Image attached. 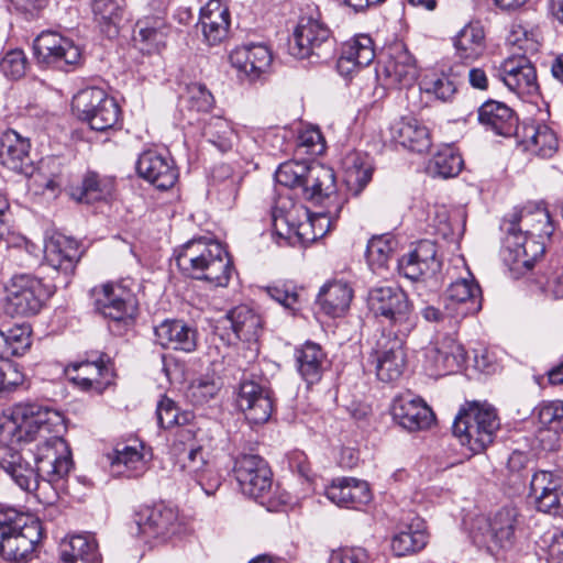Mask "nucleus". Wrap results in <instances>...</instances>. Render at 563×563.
I'll list each match as a JSON object with an SVG mask.
<instances>
[{
	"label": "nucleus",
	"mask_w": 563,
	"mask_h": 563,
	"mask_svg": "<svg viewBox=\"0 0 563 563\" xmlns=\"http://www.w3.org/2000/svg\"><path fill=\"white\" fill-rule=\"evenodd\" d=\"M227 319L236 338L242 341H256L262 331V319L247 306H238L229 311Z\"/></svg>",
	"instance_id": "nucleus-47"
},
{
	"label": "nucleus",
	"mask_w": 563,
	"mask_h": 563,
	"mask_svg": "<svg viewBox=\"0 0 563 563\" xmlns=\"http://www.w3.org/2000/svg\"><path fill=\"white\" fill-rule=\"evenodd\" d=\"M453 282L443 297L445 313L454 324L482 309V290L473 276Z\"/></svg>",
	"instance_id": "nucleus-17"
},
{
	"label": "nucleus",
	"mask_w": 563,
	"mask_h": 563,
	"mask_svg": "<svg viewBox=\"0 0 563 563\" xmlns=\"http://www.w3.org/2000/svg\"><path fill=\"white\" fill-rule=\"evenodd\" d=\"M325 496L340 507L358 508L371 500V492L365 481L342 477L327 487Z\"/></svg>",
	"instance_id": "nucleus-31"
},
{
	"label": "nucleus",
	"mask_w": 563,
	"mask_h": 563,
	"mask_svg": "<svg viewBox=\"0 0 563 563\" xmlns=\"http://www.w3.org/2000/svg\"><path fill=\"white\" fill-rule=\"evenodd\" d=\"M202 136L221 153L232 150L235 139L231 123L222 117H210L203 124Z\"/></svg>",
	"instance_id": "nucleus-50"
},
{
	"label": "nucleus",
	"mask_w": 563,
	"mask_h": 563,
	"mask_svg": "<svg viewBox=\"0 0 563 563\" xmlns=\"http://www.w3.org/2000/svg\"><path fill=\"white\" fill-rule=\"evenodd\" d=\"M136 172L141 178L161 190L172 188L178 179V170L172 156L156 150H147L140 154Z\"/></svg>",
	"instance_id": "nucleus-20"
},
{
	"label": "nucleus",
	"mask_w": 563,
	"mask_h": 563,
	"mask_svg": "<svg viewBox=\"0 0 563 563\" xmlns=\"http://www.w3.org/2000/svg\"><path fill=\"white\" fill-rule=\"evenodd\" d=\"M12 357L23 355L31 346V329L26 324H15L4 331Z\"/></svg>",
	"instance_id": "nucleus-56"
},
{
	"label": "nucleus",
	"mask_w": 563,
	"mask_h": 563,
	"mask_svg": "<svg viewBox=\"0 0 563 563\" xmlns=\"http://www.w3.org/2000/svg\"><path fill=\"white\" fill-rule=\"evenodd\" d=\"M295 363L301 378L308 385H313L322 378L327 355L319 344L307 341L295 350Z\"/></svg>",
	"instance_id": "nucleus-38"
},
{
	"label": "nucleus",
	"mask_w": 563,
	"mask_h": 563,
	"mask_svg": "<svg viewBox=\"0 0 563 563\" xmlns=\"http://www.w3.org/2000/svg\"><path fill=\"white\" fill-rule=\"evenodd\" d=\"M230 63L250 81L260 79L271 67L273 55L264 44H246L230 53Z\"/></svg>",
	"instance_id": "nucleus-26"
},
{
	"label": "nucleus",
	"mask_w": 563,
	"mask_h": 563,
	"mask_svg": "<svg viewBox=\"0 0 563 563\" xmlns=\"http://www.w3.org/2000/svg\"><path fill=\"white\" fill-rule=\"evenodd\" d=\"M213 96L205 85L194 82L187 88V102L192 110L206 112L213 106Z\"/></svg>",
	"instance_id": "nucleus-63"
},
{
	"label": "nucleus",
	"mask_w": 563,
	"mask_h": 563,
	"mask_svg": "<svg viewBox=\"0 0 563 563\" xmlns=\"http://www.w3.org/2000/svg\"><path fill=\"white\" fill-rule=\"evenodd\" d=\"M330 563H369V554L361 547L342 548L332 552Z\"/></svg>",
	"instance_id": "nucleus-64"
},
{
	"label": "nucleus",
	"mask_w": 563,
	"mask_h": 563,
	"mask_svg": "<svg viewBox=\"0 0 563 563\" xmlns=\"http://www.w3.org/2000/svg\"><path fill=\"white\" fill-rule=\"evenodd\" d=\"M156 342L164 349L191 353L198 343L197 330L181 320H165L154 329Z\"/></svg>",
	"instance_id": "nucleus-30"
},
{
	"label": "nucleus",
	"mask_w": 563,
	"mask_h": 563,
	"mask_svg": "<svg viewBox=\"0 0 563 563\" xmlns=\"http://www.w3.org/2000/svg\"><path fill=\"white\" fill-rule=\"evenodd\" d=\"M496 409L486 402L472 401L463 406L453 422V434L462 444L477 453L486 449L499 429Z\"/></svg>",
	"instance_id": "nucleus-7"
},
{
	"label": "nucleus",
	"mask_w": 563,
	"mask_h": 563,
	"mask_svg": "<svg viewBox=\"0 0 563 563\" xmlns=\"http://www.w3.org/2000/svg\"><path fill=\"white\" fill-rule=\"evenodd\" d=\"M62 563H100L96 540L90 534L71 536L62 544Z\"/></svg>",
	"instance_id": "nucleus-45"
},
{
	"label": "nucleus",
	"mask_w": 563,
	"mask_h": 563,
	"mask_svg": "<svg viewBox=\"0 0 563 563\" xmlns=\"http://www.w3.org/2000/svg\"><path fill=\"white\" fill-rule=\"evenodd\" d=\"M526 151L543 157H551L558 150L555 133L545 124L525 123L517 132Z\"/></svg>",
	"instance_id": "nucleus-37"
},
{
	"label": "nucleus",
	"mask_w": 563,
	"mask_h": 563,
	"mask_svg": "<svg viewBox=\"0 0 563 563\" xmlns=\"http://www.w3.org/2000/svg\"><path fill=\"white\" fill-rule=\"evenodd\" d=\"M485 34L478 23H468L453 37L455 56L465 64L479 58L485 51Z\"/></svg>",
	"instance_id": "nucleus-44"
},
{
	"label": "nucleus",
	"mask_w": 563,
	"mask_h": 563,
	"mask_svg": "<svg viewBox=\"0 0 563 563\" xmlns=\"http://www.w3.org/2000/svg\"><path fill=\"white\" fill-rule=\"evenodd\" d=\"M295 212L296 205L290 198H278L273 207L272 220L273 227L279 235L289 238L294 233L301 243L313 242L323 236V231L321 229L316 231V222H310L309 218L306 222L296 224Z\"/></svg>",
	"instance_id": "nucleus-23"
},
{
	"label": "nucleus",
	"mask_w": 563,
	"mask_h": 563,
	"mask_svg": "<svg viewBox=\"0 0 563 563\" xmlns=\"http://www.w3.org/2000/svg\"><path fill=\"white\" fill-rule=\"evenodd\" d=\"M241 176L233 174L227 165L218 166L212 172L210 192L225 207L231 208L240 189Z\"/></svg>",
	"instance_id": "nucleus-48"
},
{
	"label": "nucleus",
	"mask_w": 563,
	"mask_h": 563,
	"mask_svg": "<svg viewBox=\"0 0 563 563\" xmlns=\"http://www.w3.org/2000/svg\"><path fill=\"white\" fill-rule=\"evenodd\" d=\"M275 180L311 202H321L324 198L330 199L335 189L333 170L318 163L285 162L275 172Z\"/></svg>",
	"instance_id": "nucleus-4"
},
{
	"label": "nucleus",
	"mask_w": 563,
	"mask_h": 563,
	"mask_svg": "<svg viewBox=\"0 0 563 563\" xmlns=\"http://www.w3.org/2000/svg\"><path fill=\"white\" fill-rule=\"evenodd\" d=\"M353 298L352 288L342 282H334L323 286L318 296L321 309L331 317L343 316Z\"/></svg>",
	"instance_id": "nucleus-46"
},
{
	"label": "nucleus",
	"mask_w": 563,
	"mask_h": 563,
	"mask_svg": "<svg viewBox=\"0 0 563 563\" xmlns=\"http://www.w3.org/2000/svg\"><path fill=\"white\" fill-rule=\"evenodd\" d=\"M181 468L191 476L207 496H214L222 486V476L218 468L198 450H191L184 459Z\"/></svg>",
	"instance_id": "nucleus-32"
},
{
	"label": "nucleus",
	"mask_w": 563,
	"mask_h": 563,
	"mask_svg": "<svg viewBox=\"0 0 563 563\" xmlns=\"http://www.w3.org/2000/svg\"><path fill=\"white\" fill-rule=\"evenodd\" d=\"M134 523L137 533L147 539L165 541L179 530L177 512L163 505L140 508L134 515Z\"/></svg>",
	"instance_id": "nucleus-19"
},
{
	"label": "nucleus",
	"mask_w": 563,
	"mask_h": 563,
	"mask_svg": "<svg viewBox=\"0 0 563 563\" xmlns=\"http://www.w3.org/2000/svg\"><path fill=\"white\" fill-rule=\"evenodd\" d=\"M175 261L183 274L212 287H227L233 272L232 261L223 245L205 236L185 243Z\"/></svg>",
	"instance_id": "nucleus-3"
},
{
	"label": "nucleus",
	"mask_w": 563,
	"mask_h": 563,
	"mask_svg": "<svg viewBox=\"0 0 563 563\" xmlns=\"http://www.w3.org/2000/svg\"><path fill=\"white\" fill-rule=\"evenodd\" d=\"M390 411L395 422L410 432L427 429L434 421L431 408L421 398L411 395L396 397Z\"/></svg>",
	"instance_id": "nucleus-25"
},
{
	"label": "nucleus",
	"mask_w": 563,
	"mask_h": 563,
	"mask_svg": "<svg viewBox=\"0 0 563 563\" xmlns=\"http://www.w3.org/2000/svg\"><path fill=\"white\" fill-rule=\"evenodd\" d=\"M538 418L541 424L555 431H561L560 426L563 422V401L554 400L542 402L538 407Z\"/></svg>",
	"instance_id": "nucleus-60"
},
{
	"label": "nucleus",
	"mask_w": 563,
	"mask_h": 563,
	"mask_svg": "<svg viewBox=\"0 0 563 563\" xmlns=\"http://www.w3.org/2000/svg\"><path fill=\"white\" fill-rule=\"evenodd\" d=\"M376 75L387 87H411L418 78L416 59L402 44H396L389 49L386 60L376 69Z\"/></svg>",
	"instance_id": "nucleus-18"
},
{
	"label": "nucleus",
	"mask_w": 563,
	"mask_h": 563,
	"mask_svg": "<svg viewBox=\"0 0 563 563\" xmlns=\"http://www.w3.org/2000/svg\"><path fill=\"white\" fill-rule=\"evenodd\" d=\"M219 391L218 384L208 377H201L191 382L187 389V397L195 405H202L213 398Z\"/></svg>",
	"instance_id": "nucleus-58"
},
{
	"label": "nucleus",
	"mask_w": 563,
	"mask_h": 563,
	"mask_svg": "<svg viewBox=\"0 0 563 563\" xmlns=\"http://www.w3.org/2000/svg\"><path fill=\"white\" fill-rule=\"evenodd\" d=\"M31 141L8 129L0 137V163L8 169L26 176H32L35 167L30 157Z\"/></svg>",
	"instance_id": "nucleus-24"
},
{
	"label": "nucleus",
	"mask_w": 563,
	"mask_h": 563,
	"mask_svg": "<svg viewBox=\"0 0 563 563\" xmlns=\"http://www.w3.org/2000/svg\"><path fill=\"white\" fill-rule=\"evenodd\" d=\"M27 58L22 49L15 48L9 51L0 62V69L5 77L13 80L20 79L25 75Z\"/></svg>",
	"instance_id": "nucleus-57"
},
{
	"label": "nucleus",
	"mask_w": 563,
	"mask_h": 563,
	"mask_svg": "<svg viewBox=\"0 0 563 563\" xmlns=\"http://www.w3.org/2000/svg\"><path fill=\"white\" fill-rule=\"evenodd\" d=\"M233 472L242 493L251 498H263L272 489V471L266 461L257 454L238 455Z\"/></svg>",
	"instance_id": "nucleus-16"
},
{
	"label": "nucleus",
	"mask_w": 563,
	"mask_h": 563,
	"mask_svg": "<svg viewBox=\"0 0 563 563\" xmlns=\"http://www.w3.org/2000/svg\"><path fill=\"white\" fill-rule=\"evenodd\" d=\"M63 428L62 415L34 402L13 406L0 422V470L44 505L57 500L74 465Z\"/></svg>",
	"instance_id": "nucleus-1"
},
{
	"label": "nucleus",
	"mask_w": 563,
	"mask_h": 563,
	"mask_svg": "<svg viewBox=\"0 0 563 563\" xmlns=\"http://www.w3.org/2000/svg\"><path fill=\"white\" fill-rule=\"evenodd\" d=\"M332 47L329 27L312 16L300 18L288 40V52L298 59L327 58Z\"/></svg>",
	"instance_id": "nucleus-10"
},
{
	"label": "nucleus",
	"mask_w": 563,
	"mask_h": 563,
	"mask_svg": "<svg viewBox=\"0 0 563 563\" xmlns=\"http://www.w3.org/2000/svg\"><path fill=\"white\" fill-rule=\"evenodd\" d=\"M199 24L205 41L209 45H218L228 36L230 12L220 0H210L200 10Z\"/></svg>",
	"instance_id": "nucleus-33"
},
{
	"label": "nucleus",
	"mask_w": 563,
	"mask_h": 563,
	"mask_svg": "<svg viewBox=\"0 0 563 563\" xmlns=\"http://www.w3.org/2000/svg\"><path fill=\"white\" fill-rule=\"evenodd\" d=\"M506 232L503 246L504 262L512 271H529L544 254V239L554 231L548 209L525 207L514 211L501 224Z\"/></svg>",
	"instance_id": "nucleus-2"
},
{
	"label": "nucleus",
	"mask_w": 563,
	"mask_h": 563,
	"mask_svg": "<svg viewBox=\"0 0 563 563\" xmlns=\"http://www.w3.org/2000/svg\"><path fill=\"white\" fill-rule=\"evenodd\" d=\"M113 183L108 178L100 177L96 173H88L81 186L74 189L71 196L79 202L92 203L106 199L112 194Z\"/></svg>",
	"instance_id": "nucleus-51"
},
{
	"label": "nucleus",
	"mask_w": 563,
	"mask_h": 563,
	"mask_svg": "<svg viewBox=\"0 0 563 563\" xmlns=\"http://www.w3.org/2000/svg\"><path fill=\"white\" fill-rule=\"evenodd\" d=\"M95 310L108 320L114 334H123L135 322L139 302L133 291L122 284H103L91 290Z\"/></svg>",
	"instance_id": "nucleus-8"
},
{
	"label": "nucleus",
	"mask_w": 563,
	"mask_h": 563,
	"mask_svg": "<svg viewBox=\"0 0 563 563\" xmlns=\"http://www.w3.org/2000/svg\"><path fill=\"white\" fill-rule=\"evenodd\" d=\"M169 27L163 16L139 19L133 30V41L140 51L151 54L165 45Z\"/></svg>",
	"instance_id": "nucleus-35"
},
{
	"label": "nucleus",
	"mask_w": 563,
	"mask_h": 563,
	"mask_svg": "<svg viewBox=\"0 0 563 563\" xmlns=\"http://www.w3.org/2000/svg\"><path fill=\"white\" fill-rule=\"evenodd\" d=\"M374 58L373 40L366 34H360L344 43L336 69L341 76L350 77L360 68L368 66Z\"/></svg>",
	"instance_id": "nucleus-29"
},
{
	"label": "nucleus",
	"mask_w": 563,
	"mask_h": 563,
	"mask_svg": "<svg viewBox=\"0 0 563 563\" xmlns=\"http://www.w3.org/2000/svg\"><path fill=\"white\" fill-rule=\"evenodd\" d=\"M343 167L349 191L358 196L372 180L374 166L371 158L361 152H352L344 157Z\"/></svg>",
	"instance_id": "nucleus-42"
},
{
	"label": "nucleus",
	"mask_w": 563,
	"mask_h": 563,
	"mask_svg": "<svg viewBox=\"0 0 563 563\" xmlns=\"http://www.w3.org/2000/svg\"><path fill=\"white\" fill-rule=\"evenodd\" d=\"M71 108L81 121L98 132L112 130L120 122L121 109L115 99L98 87L78 91L73 98Z\"/></svg>",
	"instance_id": "nucleus-9"
},
{
	"label": "nucleus",
	"mask_w": 563,
	"mask_h": 563,
	"mask_svg": "<svg viewBox=\"0 0 563 563\" xmlns=\"http://www.w3.org/2000/svg\"><path fill=\"white\" fill-rule=\"evenodd\" d=\"M437 253L434 242L422 240L412 252L398 261V271L404 277L424 284L430 290L435 291L442 284V263Z\"/></svg>",
	"instance_id": "nucleus-11"
},
{
	"label": "nucleus",
	"mask_w": 563,
	"mask_h": 563,
	"mask_svg": "<svg viewBox=\"0 0 563 563\" xmlns=\"http://www.w3.org/2000/svg\"><path fill=\"white\" fill-rule=\"evenodd\" d=\"M406 336L382 332L368 356V363L374 366L376 376L384 383L400 378L406 366L404 340Z\"/></svg>",
	"instance_id": "nucleus-14"
},
{
	"label": "nucleus",
	"mask_w": 563,
	"mask_h": 563,
	"mask_svg": "<svg viewBox=\"0 0 563 563\" xmlns=\"http://www.w3.org/2000/svg\"><path fill=\"white\" fill-rule=\"evenodd\" d=\"M463 167V159L453 148L446 147L438 152L429 165V172L433 176L451 178L460 174Z\"/></svg>",
	"instance_id": "nucleus-53"
},
{
	"label": "nucleus",
	"mask_w": 563,
	"mask_h": 563,
	"mask_svg": "<svg viewBox=\"0 0 563 563\" xmlns=\"http://www.w3.org/2000/svg\"><path fill=\"white\" fill-rule=\"evenodd\" d=\"M453 76H455L454 68H451L450 74L426 76L421 81V89L441 101H449L456 92V81L452 78Z\"/></svg>",
	"instance_id": "nucleus-54"
},
{
	"label": "nucleus",
	"mask_w": 563,
	"mask_h": 563,
	"mask_svg": "<svg viewBox=\"0 0 563 563\" xmlns=\"http://www.w3.org/2000/svg\"><path fill=\"white\" fill-rule=\"evenodd\" d=\"M157 422L161 428L167 429L175 424H183L187 419L184 415H179L178 408L174 400L163 397L156 408Z\"/></svg>",
	"instance_id": "nucleus-62"
},
{
	"label": "nucleus",
	"mask_w": 563,
	"mask_h": 563,
	"mask_svg": "<svg viewBox=\"0 0 563 563\" xmlns=\"http://www.w3.org/2000/svg\"><path fill=\"white\" fill-rule=\"evenodd\" d=\"M236 405L246 419L255 424L268 421L274 409L272 391L254 380L240 383Z\"/></svg>",
	"instance_id": "nucleus-21"
},
{
	"label": "nucleus",
	"mask_w": 563,
	"mask_h": 563,
	"mask_svg": "<svg viewBox=\"0 0 563 563\" xmlns=\"http://www.w3.org/2000/svg\"><path fill=\"white\" fill-rule=\"evenodd\" d=\"M478 121L486 129L503 136L511 135L517 124L512 110L494 100H488L478 108Z\"/></svg>",
	"instance_id": "nucleus-41"
},
{
	"label": "nucleus",
	"mask_w": 563,
	"mask_h": 563,
	"mask_svg": "<svg viewBox=\"0 0 563 563\" xmlns=\"http://www.w3.org/2000/svg\"><path fill=\"white\" fill-rule=\"evenodd\" d=\"M4 289V310L10 316L36 314L47 295L41 279L30 274L13 275Z\"/></svg>",
	"instance_id": "nucleus-13"
},
{
	"label": "nucleus",
	"mask_w": 563,
	"mask_h": 563,
	"mask_svg": "<svg viewBox=\"0 0 563 563\" xmlns=\"http://www.w3.org/2000/svg\"><path fill=\"white\" fill-rule=\"evenodd\" d=\"M428 543L427 527L423 519L416 517L411 522L400 525L391 540V550L397 556L421 551Z\"/></svg>",
	"instance_id": "nucleus-40"
},
{
	"label": "nucleus",
	"mask_w": 563,
	"mask_h": 563,
	"mask_svg": "<svg viewBox=\"0 0 563 563\" xmlns=\"http://www.w3.org/2000/svg\"><path fill=\"white\" fill-rule=\"evenodd\" d=\"M36 60L45 66L70 71L82 62V53L79 45L71 38L57 32L44 31L33 43Z\"/></svg>",
	"instance_id": "nucleus-12"
},
{
	"label": "nucleus",
	"mask_w": 563,
	"mask_h": 563,
	"mask_svg": "<svg viewBox=\"0 0 563 563\" xmlns=\"http://www.w3.org/2000/svg\"><path fill=\"white\" fill-rule=\"evenodd\" d=\"M92 12L100 31L109 38L119 34L126 20L124 0H92Z\"/></svg>",
	"instance_id": "nucleus-43"
},
{
	"label": "nucleus",
	"mask_w": 563,
	"mask_h": 563,
	"mask_svg": "<svg viewBox=\"0 0 563 563\" xmlns=\"http://www.w3.org/2000/svg\"><path fill=\"white\" fill-rule=\"evenodd\" d=\"M499 73L504 84L517 95L530 96L538 91L536 68L526 56L505 59Z\"/></svg>",
	"instance_id": "nucleus-27"
},
{
	"label": "nucleus",
	"mask_w": 563,
	"mask_h": 563,
	"mask_svg": "<svg viewBox=\"0 0 563 563\" xmlns=\"http://www.w3.org/2000/svg\"><path fill=\"white\" fill-rule=\"evenodd\" d=\"M390 141L421 153L430 147L428 129L411 117L395 120L389 126Z\"/></svg>",
	"instance_id": "nucleus-34"
},
{
	"label": "nucleus",
	"mask_w": 563,
	"mask_h": 563,
	"mask_svg": "<svg viewBox=\"0 0 563 563\" xmlns=\"http://www.w3.org/2000/svg\"><path fill=\"white\" fill-rule=\"evenodd\" d=\"M369 310L380 317L389 334L408 336L417 325V314L407 294L398 286H377L367 295Z\"/></svg>",
	"instance_id": "nucleus-6"
},
{
	"label": "nucleus",
	"mask_w": 563,
	"mask_h": 563,
	"mask_svg": "<svg viewBox=\"0 0 563 563\" xmlns=\"http://www.w3.org/2000/svg\"><path fill=\"white\" fill-rule=\"evenodd\" d=\"M423 367L430 377H441L461 371L467 358L464 346L453 336L444 335L424 349Z\"/></svg>",
	"instance_id": "nucleus-15"
},
{
	"label": "nucleus",
	"mask_w": 563,
	"mask_h": 563,
	"mask_svg": "<svg viewBox=\"0 0 563 563\" xmlns=\"http://www.w3.org/2000/svg\"><path fill=\"white\" fill-rule=\"evenodd\" d=\"M77 241L64 234L49 236L44 244V260L52 268L68 276L74 273L80 258Z\"/></svg>",
	"instance_id": "nucleus-28"
},
{
	"label": "nucleus",
	"mask_w": 563,
	"mask_h": 563,
	"mask_svg": "<svg viewBox=\"0 0 563 563\" xmlns=\"http://www.w3.org/2000/svg\"><path fill=\"white\" fill-rule=\"evenodd\" d=\"M263 291L273 300L278 302L285 310L291 314L300 309L301 289L291 282H277L262 288Z\"/></svg>",
	"instance_id": "nucleus-52"
},
{
	"label": "nucleus",
	"mask_w": 563,
	"mask_h": 563,
	"mask_svg": "<svg viewBox=\"0 0 563 563\" xmlns=\"http://www.w3.org/2000/svg\"><path fill=\"white\" fill-rule=\"evenodd\" d=\"M67 374L82 389H102L111 383L112 371L102 358L96 362L85 361L71 364Z\"/></svg>",
	"instance_id": "nucleus-39"
},
{
	"label": "nucleus",
	"mask_w": 563,
	"mask_h": 563,
	"mask_svg": "<svg viewBox=\"0 0 563 563\" xmlns=\"http://www.w3.org/2000/svg\"><path fill=\"white\" fill-rule=\"evenodd\" d=\"M43 536L37 518L15 509L0 510V556L15 563L26 562Z\"/></svg>",
	"instance_id": "nucleus-5"
},
{
	"label": "nucleus",
	"mask_w": 563,
	"mask_h": 563,
	"mask_svg": "<svg viewBox=\"0 0 563 563\" xmlns=\"http://www.w3.org/2000/svg\"><path fill=\"white\" fill-rule=\"evenodd\" d=\"M530 495L537 509L545 514H558L563 506V475L560 471H538L530 482Z\"/></svg>",
	"instance_id": "nucleus-22"
},
{
	"label": "nucleus",
	"mask_w": 563,
	"mask_h": 563,
	"mask_svg": "<svg viewBox=\"0 0 563 563\" xmlns=\"http://www.w3.org/2000/svg\"><path fill=\"white\" fill-rule=\"evenodd\" d=\"M394 251V241L388 235L374 236L367 243L366 257L369 263L383 265Z\"/></svg>",
	"instance_id": "nucleus-59"
},
{
	"label": "nucleus",
	"mask_w": 563,
	"mask_h": 563,
	"mask_svg": "<svg viewBox=\"0 0 563 563\" xmlns=\"http://www.w3.org/2000/svg\"><path fill=\"white\" fill-rule=\"evenodd\" d=\"M521 530V516L515 507H503L489 519L490 538L503 549L511 548L517 540V533Z\"/></svg>",
	"instance_id": "nucleus-36"
},
{
	"label": "nucleus",
	"mask_w": 563,
	"mask_h": 563,
	"mask_svg": "<svg viewBox=\"0 0 563 563\" xmlns=\"http://www.w3.org/2000/svg\"><path fill=\"white\" fill-rule=\"evenodd\" d=\"M197 433L194 426L180 427L175 433L174 452L178 455L186 453V457L191 450H198L200 454H205L202 446L197 444Z\"/></svg>",
	"instance_id": "nucleus-61"
},
{
	"label": "nucleus",
	"mask_w": 563,
	"mask_h": 563,
	"mask_svg": "<svg viewBox=\"0 0 563 563\" xmlns=\"http://www.w3.org/2000/svg\"><path fill=\"white\" fill-rule=\"evenodd\" d=\"M324 202L323 211L308 216L310 222H316V231L321 229L323 231V235L330 231L332 222L339 218L344 200L334 190V194H332L330 199L324 198L318 203L322 205Z\"/></svg>",
	"instance_id": "nucleus-55"
},
{
	"label": "nucleus",
	"mask_w": 563,
	"mask_h": 563,
	"mask_svg": "<svg viewBox=\"0 0 563 563\" xmlns=\"http://www.w3.org/2000/svg\"><path fill=\"white\" fill-rule=\"evenodd\" d=\"M108 459L111 473L115 476L136 478L146 471L143 455L131 446H124L122 450L115 449L112 454H109Z\"/></svg>",
	"instance_id": "nucleus-49"
}]
</instances>
